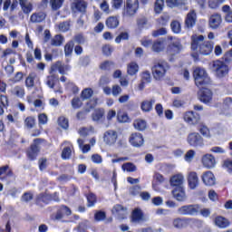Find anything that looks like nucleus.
Wrapping results in <instances>:
<instances>
[{
    "instance_id": "nucleus-50",
    "label": "nucleus",
    "mask_w": 232,
    "mask_h": 232,
    "mask_svg": "<svg viewBox=\"0 0 232 232\" xmlns=\"http://www.w3.org/2000/svg\"><path fill=\"white\" fill-rule=\"evenodd\" d=\"M73 46H74L73 41H71L65 44L64 52L66 56L72 55V52H73Z\"/></svg>"
},
{
    "instance_id": "nucleus-15",
    "label": "nucleus",
    "mask_w": 232,
    "mask_h": 232,
    "mask_svg": "<svg viewBox=\"0 0 232 232\" xmlns=\"http://www.w3.org/2000/svg\"><path fill=\"white\" fill-rule=\"evenodd\" d=\"M48 3L54 12H57L60 8H63V5H64V0H43L42 5L44 8L48 6Z\"/></svg>"
},
{
    "instance_id": "nucleus-54",
    "label": "nucleus",
    "mask_w": 232,
    "mask_h": 232,
    "mask_svg": "<svg viewBox=\"0 0 232 232\" xmlns=\"http://www.w3.org/2000/svg\"><path fill=\"white\" fill-rule=\"evenodd\" d=\"M77 142L79 144V147L82 148V153H88V151H90L91 147L89 144H85L82 147V144H84V140H82V139H78Z\"/></svg>"
},
{
    "instance_id": "nucleus-5",
    "label": "nucleus",
    "mask_w": 232,
    "mask_h": 232,
    "mask_svg": "<svg viewBox=\"0 0 232 232\" xmlns=\"http://www.w3.org/2000/svg\"><path fill=\"white\" fill-rule=\"evenodd\" d=\"M212 70L213 72H215L217 77H218L219 79H222V77H226V75L229 72V68L227 67V65L220 60L213 62Z\"/></svg>"
},
{
    "instance_id": "nucleus-57",
    "label": "nucleus",
    "mask_w": 232,
    "mask_h": 232,
    "mask_svg": "<svg viewBox=\"0 0 232 232\" xmlns=\"http://www.w3.org/2000/svg\"><path fill=\"white\" fill-rule=\"evenodd\" d=\"M147 24H148V18L146 17H141L137 20V26L140 30H142V28H144V26Z\"/></svg>"
},
{
    "instance_id": "nucleus-56",
    "label": "nucleus",
    "mask_w": 232,
    "mask_h": 232,
    "mask_svg": "<svg viewBox=\"0 0 232 232\" xmlns=\"http://www.w3.org/2000/svg\"><path fill=\"white\" fill-rule=\"evenodd\" d=\"M88 200V208H92L95 206V202H97V198L94 196V194L91 193L87 196Z\"/></svg>"
},
{
    "instance_id": "nucleus-16",
    "label": "nucleus",
    "mask_w": 232,
    "mask_h": 232,
    "mask_svg": "<svg viewBox=\"0 0 232 232\" xmlns=\"http://www.w3.org/2000/svg\"><path fill=\"white\" fill-rule=\"evenodd\" d=\"M222 24V15L219 14H214L209 17L208 20V25L212 30H217L218 28H220V25Z\"/></svg>"
},
{
    "instance_id": "nucleus-42",
    "label": "nucleus",
    "mask_w": 232,
    "mask_h": 232,
    "mask_svg": "<svg viewBox=\"0 0 232 232\" xmlns=\"http://www.w3.org/2000/svg\"><path fill=\"white\" fill-rule=\"evenodd\" d=\"M121 169L123 171H128L129 173H133V171H137V167H135V165H133V163H124L121 166Z\"/></svg>"
},
{
    "instance_id": "nucleus-55",
    "label": "nucleus",
    "mask_w": 232,
    "mask_h": 232,
    "mask_svg": "<svg viewBox=\"0 0 232 232\" xmlns=\"http://www.w3.org/2000/svg\"><path fill=\"white\" fill-rule=\"evenodd\" d=\"M81 106H82V102L81 101V99L75 97L72 100V107L73 108V110H79Z\"/></svg>"
},
{
    "instance_id": "nucleus-51",
    "label": "nucleus",
    "mask_w": 232,
    "mask_h": 232,
    "mask_svg": "<svg viewBox=\"0 0 232 232\" xmlns=\"http://www.w3.org/2000/svg\"><path fill=\"white\" fill-rule=\"evenodd\" d=\"M72 157V149L70 147L63 148L62 151V159L64 160L70 159Z\"/></svg>"
},
{
    "instance_id": "nucleus-30",
    "label": "nucleus",
    "mask_w": 232,
    "mask_h": 232,
    "mask_svg": "<svg viewBox=\"0 0 232 232\" xmlns=\"http://www.w3.org/2000/svg\"><path fill=\"white\" fill-rule=\"evenodd\" d=\"M46 19V14L43 12L34 13L31 15V23H43Z\"/></svg>"
},
{
    "instance_id": "nucleus-19",
    "label": "nucleus",
    "mask_w": 232,
    "mask_h": 232,
    "mask_svg": "<svg viewBox=\"0 0 232 232\" xmlns=\"http://www.w3.org/2000/svg\"><path fill=\"white\" fill-rule=\"evenodd\" d=\"M188 184L190 189H197L198 188L199 179L197 172H189L188 175Z\"/></svg>"
},
{
    "instance_id": "nucleus-32",
    "label": "nucleus",
    "mask_w": 232,
    "mask_h": 232,
    "mask_svg": "<svg viewBox=\"0 0 232 232\" xmlns=\"http://www.w3.org/2000/svg\"><path fill=\"white\" fill-rule=\"evenodd\" d=\"M147 126L148 123L144 120L138 119L133 121V127L135 128V130H138V131H144Z\"/></svg>"
},
{
    "instance_id": "nucleus-63",
    "label": "nucleus",
    "mask_w": 232,
    "mask_h": 232,
    "mask_svg": "<svg viewBox=\"0 0 232 232\" xmlns=\"http://www.w3.org/2000/svg\"><path fill=\"white\" fill-rule=\"evenodd\" d=\"M125 5L139 10V0H126Z\"/></svg>"
},
{
    "instance_id": "nucleus-13",
    "label": "nucleus",
    "mask_w": 232,
    "mask_h": 232,
    "mask_svg": "<svg viewBox=\"0 0 232 232\" xmlns=\"http://www.w3.org/2000/svg\"><path fill=\"white\" fill-rule=\"evenodd\" d=\"M41 140H34V144H32L30 149L27 150V157L30 160H35L37 159V155H39V144Z\"/></svg>"
},
{
    "instance_id": "nucleus-28",
    "label": "nucleus",
    "mask_w": 232,
    "mask_h": 232,
    "mask_svg": "<svg viewBox=\"0 0 232 232\" xmlns=\"http://www.w3.org/2000/svg\"><path fill=\"white\" fill-rule=\"evenodd\" d=\"M153 104H155V99L146 100L141 102L140 108L142 111L150 112L153 110Z\"/></svg>"
},
{
    "instance_id": "nucleus-24",
    "label": "nucleus",
    "mask_w": 232,
    "mask_h": 232,
    "mask_svg": "<svg viewBox=\"0 0 232 232\" xmlns=\"http://www.w3.org/2000/svg\"><path fill=\"white\" fill-rule=\"evenodd\" d=\"M174 198L178 200L179 202H184L186 200V191L182 187H178L172 191Z\"/></svg>"
},
{
    "instance_id": "nucleus-41",
    "label": "nucleus",
    "mask_w": 232,
    "mask_h": 232,
    "mask_svg": "<svg viewBox=\"0 0 232 232\" xmlns=\"http://www.w3.org/2000/svg\"><path fill=\"white\" fill-rule=\"evenodd\" d=\"M164 10V0H156L154 4V11L156 14H160Z\"/></svg>"
},
{
    "instance_id": "nucleus-22",
    "label": "nucleus",
    "mask_w": 232,
    "mask_h": 232,
    "mask_svg": "<svg viewBox=\"0 0 232 232\" xmlns=\"http://www.w3.org/2000/svg\"><path fill=\"white\" fill-rule=\"evenodd\" d=\"M72 8L73 12H81L82 14H84L86 8H88V4L84 0H77L72 3Z\"/></svg>"
},
{
    "instance_id": "nucleus-58",
    "label": "nucleus",
    "mask_w": 232,
    "mask_h": 232,
    "mask_svg": "<svg viewBox=\"0 0 232 232\" xmlns=\"http://www.w3.org/2000/svg\"><path fill=\"white\" fill-rule=\"evenodd\" d=\"M130 35L128 34L127 32L121 33L120 35L116 37L115 43L119 44L121 41H127Z\"/></svg>"
},
{
    "instance_id": "nucleus-37",
    "label": "nucleus",
    "mask_w": 232,
    "mask_h": 232,
    "mask_svg": "<svg viewBox=\"0 0 232 232\" xmlns=\"http://www.w3.org/2000/svg\"><path fill=\"white\" fill-rule=\"evenodd\" d=\"M139 9H135L134 7H130V5H125L123 9V15L125 17H133Z\"/></svg>"
},
{
    "instance_id": "nucleus-12",
    "label": "nucleus",
    "mask_w": 232,
    "mask_h": 232,
    "mask_svg": "<svg viewBox=\"0 0 232 232\" xmlns=\"http://www.w3.org/2000/svg\"><path fill=\"white\" fill-rule=\"evenodd\" d=\"M118 137L119 136L117 134V131L110 130L105 131L103 135V140L105 144H108L109 146H113V144L117 142Z\"/></svg>"
},
{
    "instance_id": "nucleus-6",
    "label": "nucleus",
    "mask_w": 232,
    "mask_h": 232,
    "mask_svg": "<svg viewBox=\"0 0 232 232\" xmlns=\"http://www.w3.org/2000/svg\"><path fill=\"white\" fill-rule=\"evenodd\" d=\"M187 142L191 148H202L204 146V138L198 132H190L187 137Z\"/></svg>"
},
{
    "instance_id": "nucleus-29",
    "label": "nucleus",
    "mask_w": 232,
    "mask_h": 232,
    "mask_svg": "<svg viewBox=\"0 0 232 232\" xmlns=\"http://www.w3.org/2000/svg\"><path fill=\"white\" fill-rule=\"evenodd\" d=\"M11 93L18 99H23L25 95L24 87L16 85L11 90Z\"/></svg>"
},
{
    "instance_id": "nucleus-8",
    "label": "nucleus",
    "mask_w": 232,
    "mask_h": 232,
    "mask_svg": "<svg viewBox=\"0 0 232 232\" xmlns=\"http://www.w3.org/2000/svg\"><path fill=\"white\" fill-rule=\"evenodd\" d=\"M183 121H185L189 126H197V124L200 122V114L193 111H186L183 114Z\"/></svg>"
},
{
    "instance_id": "nucleus-48",
    "label": "nucleus",
    "mask_w": 232,
    "mask_h": 232,
    "mask_svg": "<svg viewBox=\"0 0 232 232\" xmlns=\"http://www.w3.org/2000/svg\"><path fill=\"white\" fill-rule=\"evenodd\" d=\"M34 84H35V76L29 74L25 79V86L26 88H34Z\"/></svg>"
},
{
    "instance_id": "nucleus-11",
    "label": "nucleus",
    "mask_w": 232,
    "mask_h": 232,
    "mask_svg": "<svg viewBox=\"0 0 232 232\" xmlns=\"http://www.w3.org/2000/svg\"><path fill=\"white\" fill-rule=\"evenodd\" d=\"M197 24V12L195 10H190L185 18V28L188 30L193 28Z\"/></svg>"
},
{
    "instance_id": "nucleus-27",
    "label": "nucleus",
    "mask_w": 232,
    "mask_h": 232,
    "mask_svg": "<svg viewBox=\"0 0 232 232\" xmlns=\"http://www.w3.org/2000/svg\"><path fill=\"white\" fill-rule=\"evenodd\" d=\"M170 186L180 188L184 184V176L182 174H176L170 178Z\"/></svg>"
},
{
    "instance_id": "nucleus-18",
    "label": "nucleus",
    "mask_w": 232,
    "mask_h": 232,
    "mask_svg": "<svg viewBox=\"0 0 232 232\" xmlns=\"http://www.w3.org/2000/svg\"><path fill=\"white\" fill-rule=\"evenodd\" d=\"M148 218H146V217L142 213V210H140V208H136L132 211L131 222H133L134 224H140L142 222H146Z\"/></svg>"
},
{
    "instance_id": "nucleus-62",
    "label": "nucleus",
    "mask_w": 232,
    "mask_h": 232,
    "mask_svg": "<svg viewBox=\"0 0 232 232\" xmlns=\"http://www.w3.org/2000/svg\"><path fill=\"white\" fill-rule=\"evenodd\" d=\"M111 93L113 97H119V95L122 93V88H121L119 85H114L112 86Z\"/></svg>"
},
{
    "instance_id": "nucleus-43",
    "label": "nucleus",
    "mask_w": 232,
    "mask_h": 232,
    "mask_svg": "<svg viewBox=\"0 0 232 232\" xmlns=\"http://www.w3.org/2000/svg\"><path fill=\"white\" fill-rule=\"evenodd\" d=\"M199 133H201V135L203 137H206L207 139H211V132L209 131V129L206 125H201L199 127Z\"/></svg>"
},
{
    "instance_id": "nucleus-45",
    "label": "nucleus",
    "mask_w": 232,
    "mask_h": 232,
    "mask_svg": "<svg viewBox=\"0 0 232 232\" xmlns=\"http://www.w3.org/2000/svg\"><path fill=\"white\" fill-rule=\"evenodd\" d=\"M141 82L150 83L151 82V74L149 71H144L140 73Z\"/></svg>"
},
{
    "instance_id": "nucleus-21",
    "label": "nucleus",
    "mask_w": 232,
    "mask_h": 232,
    "mask_svg": "<svg viewBox=\"0 0 232 232\" xmlns=\"http://www.w3.org/2000/svg\"><path fill=\"white\" fill-rule=\"evenodd\" d=\"M52 72H59L61 75L66 74V72H69L70 65L64 64L62 62H56L51 67Z\"/></svg>"
},
{
    "instance_id": "nucleus-1",
    "label": "nucleus",
    "mask_w": 232,
    "mask_h": 232,
    "mask_svg": "<svg viewBox=\"0 0 232 232\" xmlns=\"http://www.w3.org/2000/svg\"><path fill=\"white\" fill-rule=\"evenodd\" d=\"M191 49L194 52L198 51L201 55H210L213 53L215 43L213 41H204V35L194 34L191 36Z\"/></svg>"
},
{
    "instance_id": "nucleus-49",
    "label": "nucleus",
    "mask_w": 232,
    "mask_h": 232,
    "mask_svg": "<svg viewBox=\"0 0 232 232\" xmlns=\"http://www.w3.org/2000/svg\"><path fill=\"white\" fill-rule=\"evenodd\" d=\"M58 124H59V126H61V128H63V130H68L69 123H68V119H66V117L61 116V117L58 119Z\"/></svg>"
},
{
    "instance_id": "nucleus-23",
    "label": "nucleus",
    "mask_w": 232,
    "mask_h": 232,
    "mask_svg": "<svg viewBox=\"0 0 232 232\" xmlns=\"http://www.w3.org/2000/svg\"><path fill=\"white\" fill-rule=\"evenodd\" d=\"M112 213L113 215H117L120 220L126 218V215H128V211L126 210V208H124L121 205L114 206L112 208Z\"/></svg>"
},
{
    "instance_id": "nucleus-47",
    "label": "nucleus",
    "mask_w": 232,
    "mask_h": 232,
    "mask_svg": "<svg viewBox=\"0 0 232 232\" xmlns=\"http://www.w3.org/2000/svg\"><path fill=\"white\" fill-rule=\"evenodd\" d=\"M24 126L32 130L35 126V118L29 116L24 120Z\"/></svg>"
},
{
    "instance_id": "nucleus-53",
    "label": "nucleus",
    "mask_w": 232,
    "mask_h": 232,
    "mask_svg": "<svg viewBox=\"0 0 232 232\" xmlns=\"http://www.w3.org/2000/svg\"><path fill=\"white\" fill-rule=\"evenodd\" d=\"M195 155H197V152H195V150H189L188 151H187V153L185 154L186 162H191L193 159H195Z\"/></svg>"
},
{
    "instance_id": "nucleus-60",
    "label": "nucleus",
    "mask_w": 232,
    "mask_h": 232,
    "mask_svg": "<svg viewBox=\"0 0 232 232\" xmlns=\"http://www.w3.org/2000/svg\"><path fill=\"white\" fill-rule=\"evenodd\" d=\"M58 30L60 32H68L70 30V23L63 22V23L59 24Z\"/></svg>"
},
{
    "instance_id": "nucleus-10",
    "label": "nucleus",
    "mask_w": 232,
    "mask_h": 232,
    "mask_svg": "<svg viewBox=\"0 0 232 232\" xmlns=\"http://www.w3.org/2000/svg\"><path fill=\"white\" fill-rule=\"evenodd\" d=\"M129 142L134 148H140V146H144V137L139 132L132 133L129 139Z\"/></svg>"
},
{
    "instance_id": "nucleus-64",
    "label": "nucleus",
    "mask_w": 232,
    "mask_h": 232,
    "mask_svg": "<svg viewBox=\"0 0 232 232\" xmlns=\"http://www.w3.org/2000/svg\"><path fill=\"white\" fill-rule=\"evenodd\" d=\"M100 68H101V70H111V68H113V63H111L110 61L103 62L100 65Z\"/></svg>"
},
{
    "instance_id": "nucleus-2",
    "label": "nucleus",
    "mask_w": 232,
    "mask_h": 232,
    "mask_svg": "<svg viewBox=\"0 0 232 232\" xmlns=\"http://www.w3.org/2000/svg\"><path fill=\"white\" fill-rule=\"evenodd\" d=\"M169 70V63L164 60H159L152 67V75L156 81H162Z\"/></svg>"
},
{
    "instance_id": "nucleus-20",
    "label": "nucleus",
    "mask_w": 232,
    "mask_h": 232,
    "mask_svg": "<svg viewBox=\"0 0 232 232\" xmlns=\"http://www.w3.org/2000/svg\"><path fill=\"white\" fill-rule=\"evenodd\" d=\"M202 164L208 169H211V168H215V164H217V160H215V156L211 154H205L202 157Z\"/></svg>"
},
{
    "instance_id": "nucleus-61",
    "label": "nucleus",
    "mask_w": 232,
    "mask_h": 232,
    "mask_svg": "<svg viewBox=\"0 0 232 232\" xmlns=\"http://www.w3.org/2000/svg\"><path fill=\"white\" fill-rule=\"evenodd\" d=\"M100 8L104 14H110V4H108V1L103 0L100 5Z\"/></svg>"
},
{
    "instance_id": "nucleus-36",
    "label": "nucleus",
    "mask_w": 232,
    "mask_h": 232,
    "mask_svg": "<svg viewBox=\"0 0 232 232\" xmlns=\"http://www.w3.org/2000/svg\"><path fill=\"white\" fill-rule=\"evenodd\" d=\"M152 52H156L157 53L162 52L164 50V41L157 40L152 44L151 47Z\"/></svg>"
},
{
    "instance_id": "nucleus-44",
    "label": "nucleus",
    "mask_w": 232,
    "mask_h": 232,
    "mask_svg": "<svg viewBox=\"0 0 232 232\" xmlns=\"http://www.w3.org/2000/svg\"><path fill=\"white\" fill-rule=\"evenodd\" d=\"M92 95H93V91L90 88L84 89L81 93V97L83 101L91 99Z\"/></svg>"
},
{
    "instance_id": "nucleus-39",
    "label": "nucleus",
    "mask_w": 232,
    "mask_h": 232,
    "mask_svg": "<svg viewBox=\"0 0 232 232\" xmlns=\"http://www.w3.org/2000/svg\"><path fill=\"white\" fill-rule=\"evenodd\" d=\"M117 120L118 122L121 123L131 122V119H130V116H128V113L126 112H118Z\"/></svg>"
},
{
    "instance_id": "nucleus-26",
    "label": "nucleus",
    "mask_w": 232,
    "mask_h": 232,
    "mask_svg": "<svg viewBox=\"0 0 232 232\" xmlns=\"http://www.w3.org/2000/svg\"><path fill=\"white\" fill-rule=\"evenodd\" d=\"M214 224L221 229H226V227H229V220L222 216L217 217L214 220Z\"/></svg>"
},
{
    "instance_id": "nucleus-35",
    "label": "nucleus",
    "mask_w": 232,
    "mask_h": 232,
    "mask_svg": "<svg viewBox=\"0 0 232 232\" xmlns=\"http://www.w3.org/2000/svg\"><path fill=\"white\" fill-rule=\"evenodd\" d=\"M127 72L129 75H135V73H139V64L135 62H131L127 66Z\"/></svg>"
},
{
    "instance_id": "nucleus-33",
    "label": "nucleus",
    "mask_w": 232,
    "mask_h": 232,
    "mask_svg": "<svg viewBox=\"0 0 232 232\" xmlns=\"http://www.w3.org/2000/svg\"><path fill=\"white\" fill-rule=\"evenodd\" d=\"M92 117L94 122H100L104 118V109H96Z\"/></svg>"
},
{
    "instance_id": "nucleus-3",
    "label": "nucleus",
    "mask_w": 232,
    "mask_h": 232,
    "mask_svg": "<svg viewBox=\"0 0 232 232\" xmlns=\"http://www.w3.org/2000/svg\"><path fill=\"white\" fill-rule=\"evenodd\" d=\"M168 39L170 41L167 48L168 55H170L171 57L179 55V53H180L184 49V47H182V44H180V40L172 36H169Z\"/></svg>"
},
{
    "instance_id": "nucleus-7",
    "label": "nucleus",
    "mask_w": 232,
    "mask_h": 232,
    "mask_svg": "<svg viewBox=\"0 0 232 232\" xmlns=\"http://www.w3.org/2000/svg\"><path fill=\"white\" fill-rule=\"evenodd\" d=\"M200 212V206L194 205H185L178 208L179 215L190 216L193 217Z\"/></svg>"
},
{
    "instance_id": "nucleus-59",
    "label": "nucleus",
    "mask_w": 232,
    "mask_h": 232,
    "mask_svg": "<svg viewBox=\"0 0 232 232\" xmlns=\"http://www.w3.org/2000/svg\"><path fill=\"white\" fill-rule=\"evenodd\" d=\"M66 90L72 92V93H77V92H79V88L72 82H67Z\"/></svg>"
},
{
    "instance_id": "nucleus-40",
    "label": "nucleus",
    "mask_w": 232,
    "mask_h": 232,
    "mask_svg": "<svg viewBox=\"0 0 232 232\" xmlns=\"http://www.w3.org/2000/svg\"><path fill=\"white\" fill-rule=\"evenodd\" d=\"M170 28L174 34H180L182 31V26L180 25V22L175 20L170 24Z\"/></svg>"
},
{
    "instance_id": "nucleus-4",
    "label": "nucleus",
    "mask_w": 232,
    "mask_h": 232,
    "mask_svg": "<svg viewBox=\"0 0 232 232\" xmlns=\"http://www.w3.org/2000/svg\"><path fill=\"white\" fill-rule=\"evenodd\" d=\"M193 76L196 86H206V84H209V76H208L205 69L197 67L194 70Z\"/></svg>"
},
{
    "instance_id": "nucleus-14",
    "label": "nucleus",
    "mask_w": 232,
    "mask_h": 232,
    "mask_svg": "<svg viewBox=\"0 0 232 232\" xmlns=\"http://www.w3.org/2000/svg\"><path fill=\"white\" fill-rule=\"evenodd\" d=\"M201 180L205 184V186H215V184L217 182L215 174H213V172H211L209 170H208L202 174Z\"/></svg>"
},
{
    "instance_id": "nucleus-34",
    "label": "nucleus",
    "mask_w": 232,
    "mask_h": 232,
    "mask_svg": "<svg viewBox=\"0 0 232 232\" xmlns=\"http://www.w3.org/2000/svg\"><path fill=\"white\" fill-rule=\"evenodd\" d=\"M19 5L24 14H30L34 10V5L28 1L19 2Z\"/></svg>"
},
{
    "instance_id": "nucleus-38",
    "label": "nucleus",
    "mask_w": 232,
    "mask_h": 232,
    "mask_svg": "<svg viewBox=\"0 0 232 232\" xmlns=\"http://www.w3.org/2000/svg\"><path fill=\"white\" fill-rule=\"evenodd\" d=\"M64 43V37L63 35L57 34L51 39L52 46H61Z\"/></svg>"
},
{
    "instance_id": "nucleus-25",
    "label": "nucleus",
    "mask_w": 232,
    "mask_h": 232,
    "mask_svg": "<svg viewBox=\"0 0 232 232\" xmlns=\"http://www.w3.org/2000/svg\"><path fill=\"white\" fill-rule=\"evenodd\" d=\"M188 224H189V218H177L172 221V226L177 229H182L184 227H188Z\"/></svg>"
},
{
    "instance_id": "nucleus-9",
    "label": "nucleus",
    "mask_w": 232,
    "mask_h": 232,
    "mask_svg": "<svg viewBox=\"0 0 232 232\" xmlns=\"http://www.w3.org/2000/svg\"><path fill=\"white\" fill-rule=\"evenodd\" d=\"M97 106V99L93 98L92 100L90 101V102L87 103L86 108L82 111H79L76 115L77 119L79 121H82V119H86V115L93 110L94 107Z\"/></svg>"
},
{
    "instance_id": "nucleus-46",
    "label": "nucleus",
    "mask_w": 232,
    "mask_h": 232,
    "mask_svg": "<svg viewBox=\"0 0 232 232\" xmlns=\"http://www.w3.org/2000/svg\"><path fill=\"white\" fill-rule=\"evenodd\" d=\"M55 82H57V78L55 77L54 74H52L47 77L46 84L48 85L49 88L51 89L55 88Z\"/></svg>"
},
{
    "instance_id": "nucleus-17",
    "label": "nucleus",
    "mask_w": 232,
    "mask_h": 232,
    "mask_svg": "<svg viewBox=\"0 0 232 232\" xmlns=\"http://www.w3.org/2000/svg\"><path fill=\"white\" fill-rule=\"evenodd\" d=\"M199 101L208 104L213 101V92L209 89H201L199 92Z\"/></svg>"
},
{
    "instance_id": "nucleus-31",
    "label": "nucleus",
    "mask_w": 232,
    "mask_h": 232,
    "mask_svg": "<svg viewBox=\"0 0 232 232\" xmlns=\"http://www.w3.org/2000/svg\"><path fill=\"white\" fill-rule=\"evenodd\" d=\"M106 26L111 30H113L119 26V18L117 16H110L106 20Z\"/></svg>"
},
{
    "instance_id": "nucleus-52",
    "label": "nucleus",
    "mask_w": 232,
    "mask_h": 232,
    "mask_svg": "<svg viewBox=\"0 0 232 232\" xmlns=\"http://www.w3.org/2000/svg\"><path fill=\"white\" fill-rule=\"evenodd\" d=\"M111 5L114 10H121L124 5V0H111Z\"/></svg>"
}]
</instances>
